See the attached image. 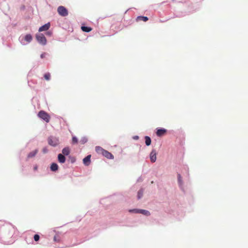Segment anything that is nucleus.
I'll list each match as a JSON object with an SVG mask.
<instances>
[{"mask_svg": "<svg viewBox=\"0 0 248 248\" xmlns=\"http://www.w3.org/2000/svg\"><path fill=\"white\" fill-rule=\"evenodd\" d=\"M167 133V130L164 128L159 129L156 132V135L158 137H161Z\"/></svg>", "mask_w": 248, "mask_h": 248, "instance_id": "nucleus-6", "label": "nucleus"}, {"mask_svg": "<svg viewBox=\"0 0 248 248\" xmlns=\"http://www.w3.org/2000/svg\"><path fill=\"white\" fill-rule=\"evenodd\" d=\"M40 236L38 234H35L34 235V239L35 241H38L39 240Z\"/></svg>", "mask_w": 248, "mask_h": 248, "instance_id": "nucleus-25", "label": "nucleus"}, {"mask_svg": "<svg viewBox=\"0 0 248 248\" xmlns=\"http://www.w3.org/2000/svg\"><path fill=\"white\" fill-rule=\"evenodd\" d=\"M50 169L52 171H55L58 170V166L56 163H53L51 164Z\"/></svg>", "mask_w": 248, "mask_h": 248, "instance_id": "nucleus-14", "label": "nucleus"}, {"mask_svg": "<svg viewBox=\"0 0 248 248\" xmlns=\"http://www.w3.org/2000/svg\"><path fill=\"white\" fill-rule=\"evenodd\" d=\"M46 55V53H43L41 55L40 57L41 58L43 59L45 57Z\"/></svg>", "mask_w": 248, "mask_h": 248, "instance_id": "nucleus-26", "label": "nucleus"}, {"mask_svg": "<svg viewBox=\"0 0 248 248\" xmlns=\"http://www.w3.org/2000/svg\"><path fill=\"white\" fill-rule=\"evenodd\" d=\"M102 155L108 159H113L114 158L113 155L106 150L104 151Z\"/></svg>", "mask_w": 248, "mask_h": 248, "instance_id": "nucleus-7", "label": "nucleus"}, {"mask_svg": "<svg viewBox=\"0 0 248 248\" xmlns=\"http://www.w3.org/2000/svg\"><path fill=\"white\" fill-rule=\"evenodd\" d=\"M38 152V150L30 152L28 155V158H31L34 157Z\"/></svg>", "mask_w": 248, "mask_h": 248, "instance_id": "nucleus-16", "label": "nucleus"}, {"mask_svg": "<svg viewBox=\"0 0 248 248\" xmlns=\"http://www.w3.org/2000/svg\"><path fill=\"white\" fill-rule=\"evenodd\" d=\"M150 158L152 162H155L156 159V152L155 149L152 150L150 153Z\"/></svg>", "mask_w": 248, "mask_h": 248, "instance_id": "nucleus-5", "label": "nucleus"}, {"mask_svg": "<svg viewBox=\"0 0 248 248\" xmlns=\"http://www.w3.org/2000/svg\"><path fill=\"white\" fill-rule=\"evenodd\" d=\"M139 137L138 136H136L134 138L135 139H138Z\"/></svg>", "mask_w": 248, "mask_h": 248, "instance_id": "nucleus-31", "label": "nucleus"}, {"mask_svg": "<svg viewBox=\"0 0 248 248\" xmlns=\"http://www.w3.org/2000/svg\"><path fill=\"white\" fill-rule=\"evenodd\" d=\"M139 210L140 209H131V210H129V212H131V213H139Z\"/></svg>", "mask_w": 248, "mask_h": 248, "instance_id": "nucleus-24", "label": "nucleus"}, {"mask_svg": "<svg viewBox=\"0 0 248 248\" xmlns=\"http://www.w3.org/2000/svg\"><path fill=\"white\" fill-rule=\"evenodd\" d=\"M142 195L143 191L142 190H139L138 193V199H140L142 196Z\"/></svg>", "mask_w": 248, "mask_h": 248, "instance_id": "nucleus-22", "label": "nucleus"}, {"mask_svg": "<svg viewBox=\"0 0 248 248\" xmlns=\"http://www.w3.org/2000/svg\"><path fill=\"white\" fill-rule=\"evenodd\" d=\"M32 39V36L30 34H28L25 36V40L28 42H30Z\"/></svg>", "mask_w": 248, "mask_h": 248, "instance_id": "nucleus-19", "label": "nucleus"}, {"mask_svg": "<svg viewBox=\"0 0 248 248\" xmlns=\"http://www.w3.org/2000/svg\"><path fill=\"white\" fill-rule=\"evenodd\" d=\"M95 151L98 154L103 155L105 149L102 148L101 147L96 146L95 147Z\"/></svg>", "mask_w": 248, "mask_h": 248, "instance_id": "nucleus-12", "label": "nucleus"}, {"mask_svg": "<svg viewBox=\"0 0 248 248\" xmlns=\"http://www.w3.org/2000/svg\"><path fill=\"white\" fill-rule=\"evenodd\" d=\"M57 11L59 14L62 16H66L68 14L67 10L62 6L58 7Z\"/></svg>", "mask_w": 248, "mask_h": 248, "instance_id": "nucleus-3", "label": "nucleus"}, {"mask_svg": "<svg viewBox=\"0 0 248 248\" xmlns=\"http://www.w3.org/2000/svg\"><path fill=\"white\" fill-rule=\"evenodd\" d=\"M139 213L142 214L146 216H149L150 215V213L149 211L146 210H143V209H140Z\"/></svg>", "mask_w": 248, "mask_h": 248, "instance_id": "nucleus-13", "label": "nucleus"}, {"mask_svg": "<svg viewBox=\"0 0 248 248\" xmlns=\"http://www.w3.org/2000/svg\"><path fill=\"white\" fill-rule=\"evenodd\" d=\"M78 142V139L75 137L73 136L72 137V143L73 144H77Z\"/></svg>", "mask_w": 248, "mask_h": 248, "instance_id": "nucleus-21", "label": "nucleus"}, {"mask_svg": "<svg viewBox=\"0 0 248 248\" xmlns=\"http://www.w3.org/2000/svg\"><path fill=\"white\" fill-rule=\"evenodd\" d=\"M50 23H47L45 24L44 25L41 26L39 28V31L40 32H41V31H47L49 29V28H50Z\"/></svg>", "mask_w": 248, "mask_h": 248, "instance_id": "nucleus-8", "label": "nucleus"}, {"mask_svg": "<svg viewBox=\"0 0 248 248\" xmlns=\"http://www.w3.org/2000/svg\"><path fill=\"white\" fill-rule=\"evenodd\" d=\"M87 141V140L84 139L82 141V143H84Z\"/></svg>", "mask_w": 248, "mask_h": 248, "instance_id": "nucleus-28", "label": "nucleus"}, {"mask_svg": "<svg viewBox=\"0 0 248 248\" xmlns=\"http://www.w3.org/2000/svg\"><path fill=\"white\" fill-rule=\"evenodd\" d=\"M38 116L39 118L44 120L46 122L48 123L49 122L50 116L45 111H40L38 114Z\"/></svg>", "mask_w": 248, "mask_h": 248, "instance_id": "nucleus-1", "label": "nucleus"}, {"mask_svg": "<svg viewBox=\"0 0 248 248\" xmlns=\"http://www.w3.org/2000/svg\"><path fill=\"white\" fill-rule=\"evenodd\" d=\"M91 157V155H88L83 159V162L85 165L88 166L90 164Z\"/></svg>", "mask_w": 248, "mask_h": 248, "instance_id": "nucleus-9", "label": "nucleus"}, {"mask_svg": "<svg viewBox=\"0 0 248 248\" xmlns=\"http://www.w3.org/2000/svg\"><path fill=\"white\" fill-rule=\"evenodd\" d=\"M62 153L64 155H68L70 153L69 148L68 147L64 148L62 150Z\"/></svg>", "mask_w": 248, "mask_h": 248, "instance_id": "nucleus-17", "label": "nucleus"}, {"mask_svg": "<svg viewBox=\"0 0 248 248\" xmlns=\"http://www.w3.org/2000/svg\"><path fill=\"white\" fill-rule=\"evenodd\" d=\"M178 180L179 184L181 185L182 184V180L181 175L180 174H178Z\"/></svg>", "mask_w": 248, "mask_h": 248, "instance_id": "nucleus-23", "label": "nucleus"}, {"mask_svg": "<svg viewBox=\"0 0 248 248\" xmlns=\"http://www.w3.org/2000/svg\"><path fill=\"white\" fill-rule=\"evenodd\" d=\"M37 169V166H35L34 167V170H36Z\"/></svg>", "mask_w": 248, "mask_h": 248, "instance_id": "nucleus-29", "label": "nucleus"}, {"mask_svg": "<svg viewBox=\"0 0 248 248\" xmlns=\"http://www.w3.org/2000/svg\"><path fill=\"white\" fill-rule=\"evenodd\" d=\"M137 21H143L144 22H146L148 20V18L147 16H139L137 18Z\"/></svg>", "mask_w": 248, "mask_h": 248, "instance_id": "nucleus-11", "label": "nucleus"}, {"mask_svg": "<svg viewBox=\"0 0 248 248\" xmlns=\"http://www.w3.org/2000/svg\"><path fill=\"white\" fill-rule=\"evenodd\" d=\"M46 34L48 35H51L52 34V32L51 31H47L46 32Z\"/></svg>", "mask_w": 248, "mask_h": 248, "instance_id": "nucleus-27", "label": "nucleus"}, {"mask_svg": "<svg viewBox=\"0 0 248 248\" xmlns=\"http://www.w3.org/2000/svg\"><path fill=\"white\" fill-rule=\"evenodd\" d=\"M48 143L51 146H56L59 144V140L57 138L50 137L48 139Z\"/></svg>", "mask_w": 248, "mask_h": 248, "instance_id": "nucleus-2", "label": "nucleus"}, {"mask_svg": "<svg viewBox=\"0 0 248 248\" xmlns=\"http://www.w3.org/2000/svg\"><path fill=\"white\" fill-rule=\"evenodd\" d=\"M44 77L46 80H49L50 78V74L49 73H46L44 75Z\"/></svg>", "mask_w": 248, "mask_h": 248, "instance_id": "nucleus-20", "label": "nucleus"}, {"mask_svg": "<svg viewBox=\"0 0 248 248\" xmlns=\"http://www.w3.org/2000/svg\"><path fill=\"white\" fill-rule=\"evenodd\" d=\"M54 240L55 241H57L56 236H55V237H54Z\"/></svg>", "mask_w": 248, "mask_h": 248, "instance_id": "nucleus-30", "label": "nucleus"}, {"mask_svg": "<svg viewBox=\"0 0 248 248\" xmlns=\"http://www.w3.org/2000/svg\"><path fill=\"white\" fill-rule=\"evenodd\" d=\"M145 144L147 146H149L151 145V138L148 136H145Z\"/></svg>", "mask_w": 248, "mask_h": 248, "instance_id": "nucleus-18", "label": "nucleus"}, {"mask_svg": "<svg viewBox=\"0 0 248 248\" xmlns=\"http://www.w3.org/2000/svg\"><path fill=\"white\" fill-rule=\"evenodd\" d=\"M36 39L37 41L43 45H45L46 43V40L45 36L43 34L36 35Z\"/></svg>", "mask_w": 248, "mask_h": 248, "instance_id": "nucleus-4", "label": "nucleus"}, {"mask_svg": "<svg viewBox=\"0 0 248 248\" xmlns=\"http://www.w3.org/2000/svg\"><path fill=\"white\" fill-rule=\"evenodd\" d=\"M81 30L84 32H89L92 30V29L89 27L82 26Z\"/></svg>", "mask_w": 248, "mask_h": 248, "instance_id": "nucleus-15", "label": "nucleus"}, {"mask_svg": "<svg viewBox=\"0 0 248 248\" xmlns=\"http://www.w3.org/2000/svg\"><path fill=\"white\" fill-rule=\"evenodd\" d=\"M58 161H59V162H60L61 163H63L65 161V156L61 154H59L58 155Z\"/></svg>", "mask_w": 248, "mask_h": 248, "instance_id": "nucleus-10", "label": "nucleus"}]
</instances>
